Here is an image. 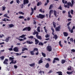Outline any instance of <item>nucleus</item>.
<instances>
[{
  "label": "nucleus",
  "instance_id": "48",
  "mask_svg": "<svg viewBox=\"0 0 75 75\" xmlns=\"http://www.w3.org/2000/svg\"><path fill=\"white\" fill-rule=\"evenodd\" d=\"M70 42H74V39H73V38H71L70 39Z\"/></svg>",
  "mask_w": 75,
  "mask_h": 75
},
{
  "label": "nucleus",
  "instance_id": "51",
  "mask_svg": "<svg viewBox=\"0 0 75 75\" xmlns=\"http://www.w3.org/2000/svg\"><path fill=\"white\" fill-rule=\"evenodd\" d=\"M71 23V22H69L67 24V26H69Z\"/></svg>",
  "mask_w": 75,
  "mask_h": 75
},
{
  "label": "nucleus",
  "instance_id": "3",
  "mask_svg": "<svg viewBox=\"0 0 75 75\" xmlns=\"http://www.w3.org/2000/svg\"><path fill=\"white\" fill-rule=\"evenodd\" d=\"M37 18H41V19H43L45 17V15H42V14H39L38 15L36 16Z\"/></svg>",
  "mask_w": 75,
  "mask_h": 75
},
{
  "label": "nucleus",
  "instance_id": "29",
  "mask_svg": "<svg viewBox=\"0 0 75 75\" xmlns=\"http://www.w3.org/2000/svg\"><path fill=\"white\" fill-rule=\"evenodd\" d=\"M52 7H53V5L52 4L50 5V7L49 8V9L51 10V9H52Z\"/></svg>",
  "mask_w": 75,
  "mask_h": 75
},
{
  "label": "nucleus",
  "instance_id": "9",
  "mask_svg": "<svg viewBox=\"0 0 75 75\" xmlns=\"http://www.w3.org/2000/svg\"><path fill=\"white\" fill-rule=\"evenodd\" d=\"M56 31H60V27L58 26L55 28Z\"/></svg>",
  "mask_w": 75,
  "mask_h": 75
},
{
  "label": "nucleus",
  "instance_id": "45",
  "mask_svg": "<svg viewBox=\"0 0 75 75\" xmlns=\"http://www.w3.org/2000/svg\"><path fill=\"white\" fill-rule=\"evenodd\" d=\"M44 28L45 30V33H47V29H46V28H45V26L44 27Z\"/></svg>",
  "mask_w": 75,
  "mask_h": 75
},
{
  "label": "nucleus",
  "instance_id": "7",
  "mask_svg": "<svg viewBox=\"0 0 75 75\" xmlns=\"http://www.w3.org/2000/svg\"><path fill=\"white\" fill-rule=\"evenodd\" d=\"M29 3L28 0H23V5H25L26 4H28Z\"/></svg>",
  "mask_w": 75,
  "mask_h": 75
},
{
  "label": "nucleus",
  "instance_id": "25",
  "mask_svg": "<svg viewBox=\"0 0 75 75\" xmlns=\"http://www.w3.org/2000/svg\"><path fill=\"white\" fill-rule=\"evenodd\" d=\"M35 48L37 49V50H35V51H37V52H36L35 53V54H36V55H38V54H39V53H38V48Z\"/></svg>",
  "mask_w": 75,
  "mask_h": 75
},
{
  "label": "nucleus",
  "instance_id": "26",
  "mask_svg": "<svg viewBox=\"0 0 75 75\" xmlns=\"http://www.w3.org/2000/svg\"><path fill=\"white\" fill-rule=\"evenodd\" d=\"M53 27L54 28H56V23H55V22H53Z\"/></svg>",
  "mask_w": 75,
  "mask_h": 75
},
{
  "label": "nucleus",
  "instance_id": "28",
  "mask_svg": "<svg viewBox=\"0 0 75 75\" xmlns=\"http://www.w3.org/2000/svg\"><path fill=\"white\" fill-rule=\"evenodd\" d=\"M39 45H41L42 46L44 45V44L41 42H40L38 44Z\"/></svg>",
  "mask_w": 75,
  "mask_h": 75
},
{
  "label": "nucleus",
  "instance_id": "10",
  "mask_svg": "<svg viewBox=\"0 0 75 75\" xmlns=\"http://www.w3.org/2000/svg\"><path fill=\"white\" fill-rule=\"evenodd\" d=\"M13 50L15 52H18V49L17 47H16L13 49Z\"/></svg>",
  "mask_w": 75,
  "mask_h": 75
},
{
  "label": "nucleus",
  "instance_id": "62",
  "mask_svg": "<svg viewBox=\"0 0 75 75\" xmlns=\"http://www.w3.org/2000/svg\"><path fill=\"white\" fill-rule=\"evenodd\" d=\"M14 2V1H11L10 2V4H13V3Z\"/></svg>",
  "mask_w": 75,
  "mask_h": 75
},
{
  "label": "nucleus",
  "instance_id": "39",
  "mask_svg": "<svg viewBox=\"0 0 75 75\" xmlns=\"http://www.w3.org/2000/svg\"><path fill=\"white\" fill-rule=\"evenodd\" d=\"M3 64H5L6 65H8V62L4 61L3 62Z\"/></svg>",
  "mask_w": 75,
  "mask_h": 75
},
{
  "label": "nucleus",
  "instance_id": "34",
  "mask_svg": "<svg viewBox=\"0 0 75 75\" xmlns=\"http://www.w3.org/2000/svg\"><path fill=\"white\" fill-rule=\"evenodd\" d=\"M42 56H43V57H46V54H45L43 52H42Z\"/></svg>",
  "mask_w": 75,
  "mask_h": 75
},
{
  "label": "nucleus",
  "instance_id": "12",
  "mask_svg": "<svg viewBox=\"0 0 75 75\" xmlns=\"http://www.w3.org/2000/svg\"><path fill=\"white\" fill-rule=\"evenodd\" d=\"M75 72V71L74 70V71H72L71 72L70 71H67V74H68V75H71V74H72V73H73L74 72Z\"/></svg>",
  "mask_w": 75,
  "mask_h": 75
},
{
  "label": "nucleus",
  "instance_id": "58",
  "mask_svg": "<svg viewBox=\"0 0 75 75\" xmlns=\"http://www.w3.org/2000/svg\"><path fill=\"white\" fill-rule=\"evenodd\" d=\"M8 50L9 51H13V48H11L8 49Z\"/></svg>",
  "mask_w": 75,
  "mask_h": 75
},
{
  "label": "nucleus",
  "instance_id": "52",
  "mask_svg": "<svg viewBox=\"0 0 75 75\" xmlns=\"http://www.w3.org/2000/svg\"><path fill=\"white\" fill-rule=\"evenodd\" d=\"M5 9H6V7L2 6V10H3V11H4V10H5Z\"/></svg>",
  "mask_w": 75,
  "mask_h": 75
},
{
  "label": "nucleus",
  "instance_id": "61",
  "mask_svg": "<svg viewBox=\"0 0 75 75\" xmlns=\"http://www.w3.org/2000/svg\"><path fill=\"white\" fill-rule=\"evenodd\" d=\"M6 18H4V19H3L2 20V21H6Z\"/></svg>",
  "mask_w": 75,
  "mask_h": 75
},
{
  "label": "nucleus",
  "instance_id": "8",
  "mask_svg": "<svg viewBox=\"0 0 75 75\" xmlns=\"http://www.w3.org/2000/svg\"><path fill=\"white\" fill-rule=\"evenodd\" d=\"M53 10H51L49 12V17L50 18H51V14H52V13H53Z\"/></svg>",
  "mask_w": 75,
  "mask_h": 75
},
{
  "label": "nucleus",
  "instance_id": "56",
  "mask_svg": "<svg viewBox=\"0 0 75 75\" xmlns=\"http://www.w3.org/2000/svg\"><path fill=\"white\" fill-rule=\"evenodd\" d=\"M4 35L3 34L0 35V38H3V37H4Z\"/></svg>",
  "mask_w": 75,
  "mask_h": 75
},
{
  "label": "nucleus",
  "instance_id": "27",
  "mask_svg": "<svg viewBox=\"0 0 75 75\" xmlns=\"http://www.w3.org/2000/svg\"><path fill=\"white\" fill-rule=\"evenodd\" d=\"M29 65L31 67H33L35 66V64L34 63H32L31 64H30Z\"/></svg>",
  "mask_w": 75,
  "mask_h": 75
},
{
  "label": "nucleus",
  "instance_id": "40",
  "mask_svg": "<svg viewBox=\"0 0 75 75\" xmlns=\"http://www.w3.org/2000/svg\"><path fill=\"white\" fill-rule=\"evenodd\" d=\"M16 39L18 40H19L20 41H23V39H20L18 38H16Z\"/></svg>",
  "mask_w": 75,
  "mask_h": 75
},
{
  "label": "nucleus",
  "instance_id": "16",
  "mask_svg": "<svg viewBox=\"0 0 75 75\" xmlns=\"http://www.w3.org/2000/svg\"><path fill=\"white\" fill-rule=\"evenodd\" d=\"M14 58L13 57H10L9 58V61H13L14 62Z\"/></svg>",
  "mask_w": 75,
  "mask_h": 75
},
{
  "label": "nucleus",
  "instance_id": "17",
  "mask_svg": "<svg viewBox=\"0 0 75 75\" xmlns=\"http://www.w3.org/2000/svg\"><path fill=\"white\" fill-rule=\"evenodd\" d=\"M16 63H17V61L16 60H15L14 61H14H11V62H10V64H16Z\"/></svg>",
  "mask_w": 75,
  "mask_h": 75
},
{
  "label": "nucleus",
  "instance_id": "5",
  "mask_svg": "<svg viewBox=\"0 0 75 75\" xmlns=\"http://www.w3.org/2000/svg\"><path fill=\"white\" fill-rule=\"evenodd\" d=\"M47 51H49V52H51L52 51V47L51 46H48L47 47Z\"/></svg>",
  "mask_w": 75,
  "mask_h": 75
},
{
  "label": "nucleus",
  "instance_id": "6",
  "mask_svg": "<svg viewBox=\"0 0 75 75\" xmlns=\"http://www.w3.org/2000/svg\"><path fill=\"white\" fill-rule=\"evenodd\" d=\"M37 50V49L34 48L33 51H30V53L32 55H34V52H35V51Z\"/></svg>",
  "mask_w": 75,
  "mask_h": 75
},
{
  "label": "nucleus",
  "instance_id": "2",
  "mask_svg": "<svg viewBox=\"0 0 75 75\" xmlns=\"http://www.w3.org/2000/svg\"><path fill=\"white\" fill-rule=\"evenodd\" d=\"M71 2H68L67 3V5L68 6V8H69V6L72 7L73 6H74V0H71Z\"/></svg>",
  "mask_w": 75,
  "mask_h": 75
},
{
  "label": "nucleus",
  "instance_id": "43",
  "mask_svg": "<svg viewBox=\"0 0 75 75\" xmlns=\"http://www.w3.org/2000/svg\"><path fill=\"white\" fill-rule=\"evenodd\" d=\"M54 59L55 60H56V61H59V58H54Z\"/></svg>",
  "mask_w": 75,
  "mask_h": 75
},
{
  "label": "nucleus",
  "instance_id": "30",
  "mask_svg": "<svg viewBox=\"0 0 75 75\" xmlns=\"http://www.w3.org/2000/svg\"><path fill=\"white\" fill-rule=\"evenodd\" d=\"M65 62V60L64 59L62 60L61 63L62 64H64Z\"/></svg>",
  "mask_w": 75,
  "mask_h": 75
},
{
  "label": "nucleus",
  "instance_id": "55",
  "mask_svg": "<svg viewBox=\"0 0 75 75\" xmlns=\"http://www.w3.org/2000/svg\"><path fill=\"white\" fill-rule=\"evenodd\" d=\"M71 20H72V19H71V18H69L67 19V21L68 22L71 21Z\"/></svg>",
  "mask_w": 75,
  "mask_h": 75
},
{
  "label": "nucleus",
  "instance_id": "36",
  "mask_svg": "<svg viewBox=\"0 0 75 75\" xmlns=\"http://www.w3.org/2000/svg\"><path fill=\"white\" fill-rule=\"evenodd\" d=\"M61 41L60 40L59 42V45H60V47H62V45L61 44Z\"/></svg>",
  "mask_w": 75,
  "mask_h": 75
},
{
  "label": "nucleus",
  "instance_id": "14",
  "mask_svg": "<svg viewBox=\"0 0 75 75\" xmlns=\"http://www.w3.org/2000/svg\"><path fill=\"white\" fill-rule=\"evenodd\" d=\"M63 34L65 36V37H67L69 35V34H68V33H67V32H64L63 33Z\"/></svg>",
  "mask_w": 75,
  "mask_h": 75
},
{
  "label": "nucleus",
  "instance_id": "49",
  "mask_svg": "<svg viewBox=\"0 0 75 75\" xmlns=\"http://www.w3.org/2000/svg\"><path fill=\"white\" fill-rule=\"evenodd\" d=\"M0 58L2 60H3L4 58V56H2L0 57Z\"/></svg>",
  "mask_w": 75,
  "mask_h": 75
},
{
  "label": "nucleus",
  "instance_id": "18",
  "mask_svg": "<svg viewBox=\"0 0 75 75\" xmlns=\"http://www.w3.org/2000/svg\"><path fill=\"white\" fill-rule=\"evenodd\" d=\"M42 59H41L38 62V63L39 64H41V63H42L43 62V61H42Z\"/></svg>",
  "mask_w": 75,
  "mask_h": 75
},
{
  "label": "nucleus",
  "instance_id": "15",
  "mask_svg": "<svg viewBox=\"0 0 75 75\" xmlns=\"http://www.w3.org/2000/svg\"><path fill=\"white\" fill-rule=\"evenodd\" d=\"M26 43L27 44H32L33 43V42L32 41L30 42L28 40H27L26 41Z\"/></svg>",
  "mask_w": 75,
  "mask_h": 75
},
{
  "label": "nucleus",
  "instance_id": "63",
  "mask_svg": "<svg viewBox=\"0 0 75 75\" xmlns=\"http://www.w3.org/2000/svg\"><path fill=\"white\" fill-rule=\"evenodd\" d=\"M68 5H65L64 4V7H65V8H67H67H68Z\"/></svg>",
  "mask_w": 75,
  "mask_h": 75
},
{
  "label": "nucleus",
  "instance_id": "50",
  "mask_svg": "<svg viewBox=\"0 0 75 75\" xmlns=\"http://www.w3.org/2000/svg\"><path fill=\"white\" fill-rule=\"evenodd\" d=\"M70 13L72 14H74V11L73 10H71L70 11Z\"/></svg>",
  "mask_w": 75,
  "mask_h": 75
},
{
  "label": "nucleus",
  "instance_id": "32",
  "mask_svg": "<svg viewBox=\"0 0 75 75\" xmlns=\"http://www.w3.org/2000/svg\"><path fill=\"white\" fill-rule=\"evenodd\" d=\"M40 26H38L37 28V30L39 33L40 32Z\"/></svg>",
  "mask_w": 75,
  "mask_h": 75
},
{
  "label": "nucleus",
  "instance_id": "59",
  "mask_svg": "<svg viewBox=\"0 0 75 75\" xmlns=\"http://www.w3.org/2000/svg\"><path fill=\"white\" fill-rule=\"evenodd\" d=\"M14 68H15V69H17V66L16 65H14Z\"/></svg>",
  "mask_w": 75,
  "mask_h": 75
},
{
  "label": "nucleus",
  "instance_id": "4",
  "mask_svg": "<svg viewBox=\"0 0 75 75\" xmlns=\"http://www.w3.org/2000/svg\"><path fill=\"white\" fill-rule=\"evenodd\" d=\"M27 30H28V31H30L31 30V27H25L23 29L22 31H27Z\"/></svg>",
  "mask_w": 75,
  "mask_h": 75
},
{
  "label": "nucleus",
  "instance_id": "42",
  "mask_svg": "<svg viewBox=\"0 0 75 75\" xmlns=\"http://www.w3.org/2000/svg\"><path fill=\"white\" fill-rule=\"evenodd\" d=\"M50 35L48 34H46V35H45V37L46 38H48V37H50Z\"/></svg>",
  "mask_w": 75,
  "mask_h": 75
},
{
  "label": "nucleus",
  "instance_id": "21",
  "mask_svg": "<svg viewBox=\"0 0 75 75\" xmlns=\"http://www.w3.org/2000/svg\"><path fill=\"white\" fill-rule=\"evenodd\" d=\"M58 36L57 35H54V36L53 37V38H55V40H57V39L58 38Z\"/></svg>",
  "mask_w": 75,
  "mask_h": 75
},
{
  "label": "nucleus",
  "instance_id": "35",
  "mask_svg": "<svg viewBox=\"0 0 75 75\" xmlns=\"http://www.w3.org/2000/svg\"><path fill=\"white\" fill-rule=\"evenodd\" d=\"M45 60H47V61H48L49 62H50V61H51V59L50 58H48L47 59L45 58Z\"/></svg>",
  "mask_w": 75,
  "mask_h": 75
},
{
  "label": "nucleus",
  "instance_id": "47",
  "mask_svg": "<svg viewBox=\"0 0 75 75\" xmlns=\"http://www.w3.org/2000/svg\"><path fill=\"white\" fill-rule=\"evenodd\" d=\"M69 68L68 67V71H69V70L71 71V70H72V69H71V66H69Z\"/></svg>",
  "mask_w": 75,
  "mask_h": 75
},
{
  "label": "nucleus",
  "instance_id": "24",
  "mask_svg": "<svg viewBox=\"0 0 75 75\" xmlns=\"http://www.w3.org/2000/svg\"><path fill=\"white\" fill-rule=\"evenodd\" d=\"M51 30H52V35H54V29H53V28H51Z\"/></svg>",
  "mask_w": 75,
  "mask_h": 75
},
{
  "label": "nucleus",
  "instance_id": "60",
  "mask_svg": "<svg viewBox=\"0 0 75 75\" xmlns=\"http://www.w3.org/2000/svg\"><path fill=\"white\" fill-rule=\"evenodd\" d=\"M71 51H72V52H75V50L74 49H72L71 50Z\"/></svg>",
  "mask_w": 75,
  "mask_h": 75
},
{
  "label": "nucleus",
  "instance_id": "38",
  "mask_svg": "<svg viewBox=\"0 0 75 75\" xmlns=\"http://www.w3.org/2000/svg\"><path fill=\"white\" fill-rule=\"evenodd\" d=\"M19 14H22V15H24V13L22 12L19 11L18 12Z\"/></svg>",
  "mask_w": 75,
  "mask_h": 75
},
{
  "label": "nucleus",
  "instance_id": "33",
  "mask_svg": "<svg viewBox=\"0 0 75 75\" xmlns=\"http://www.w3.org/2000/svg\"><path fill=\"white\" fill-rule=\"evenodd\" d=\"M18 18L20 19H24V17H23V16H20Z\"/></svg>",
  "mask_w": 75,
  "mask_h": 75
},
{
  "label": "nucleus",
  "instance_id": "1",
  "mask_svg": "<svg viewBox=\"0 0 75 75\" xmlns=\"http://www.w3.org/2000/svg\"><path fill=\"white\" fill-rule=\"evenodd\" d=\"M33 35H35V34H36V37L38 39H39L40 40H42V37H41V36L40 35H38V34H39V33L38 31H36V30H34V32L33 33Z\"/></svg>",
  "mask_w": 75,
  "mask_h": 75
},
{
  "label": "nucleus",
  "instance_id": "13",
  "mask_svg": "<svg viewBox=\"0 0 75 75\" xmlns=\"http://www.w3.org/2000/svg\"><path fill=\"white\" fill-rule=\"evenodd\" d=\"M9 38H11V37H8V38H6V40H5V41H6L7 42H8L9 40H10V39H9Z\"/></svg>",
  "mask_w": 75,
  "mask_h": 75
},
{
  "label": "nucleus",
  "instance_id": "11",
  "mask_svg": "<svg viewBox=\"0 0 75 75\" xmlns=\"http://www.w3.org/2000/svg\"><path fill=\"white\" fill-rule=\"evenodd\" d=\"M35 40V44H36V45H37L39 43V40H38L37 39H36L35 38H34Z\"/></svg>",
  "mask_w": 75,
  "mask_h": 75
},
{
  "label": "nucleus",
  "instance_id": "31",
  "mask_svg": "<svg viewBox=\"0 0 75 75\" xmlns=\"http://www.w3.org/2000/svg\"><path fill=\"white\" fill-rule=\"evenodd\" d=\"M25 37V35H22L21 36H20L19 38H23L24 37Z\"/></svg>",
  "mask_w": 75,
  "mask_h": 75
},
{
  "label": "nucleus",
  "instance_id": "41",
  "mask_svg": "<svg viewBox=\"0 0 75 75\" xmlns=\"http://www.w3.org/2000/svg\"><path fill=\"white\" fill-rule=\"evenodd\" d=\"M58 10H62V7H61V5H60L59 8H58Z\"/></svg>",
  "mask_w": 75,
  "mask_h": 75
},
{
  "label": "nucleus",
  "instance_id": "54",
  "mask_svg": "<svg viewBox=\"0 0 75 75\" xmlns=\"http://www.w3.org/2000/svg\"><path fill=\"white\" fill-rule=\"evenodd\" d=\"M7 13L4 14V17H7Z\"/></svg>",
  "mask_w": 75,
  "mask_h": 75
},
{
  "label": "nucleus",
  "instance_id": "57",
  "mask_svg": "<svg viewBox=\"0 0 75 75\" xmlns=\"http://www.w3.org/2000/svg\"><path fill=\"white\" fill-rule=\"evenodd\" d=\"M70 33H74V30H73V29H71L70 30Z\"/></svg>",
  "mask_w": 75,
  "mask_h": 75
},
{
  "label": "nucleus",
  "instance_id": "37",
  "mask_svg": "<svg viewBox=\"0 0 75 75\" xmlns=\"http://www.w3.org/2000/svg\"><path fill=\"white\" fill-rule=\"evenodd\" d=\"M42 4V3H41V2H38V3L37 4V6H40V5H41V4Z\"/></svg>",
  "mask_w": 75,
  "mask_h": 75
},
{
  "label": "nucleus",
  "instance_id": "46",
  "mask_svg": "<svg viewBox=\"0 0 75 75\" xmlns=\"http://www.w3.org/2000/svg\"><path fill=\"white\" fill-rule=\"evenodd\" d=\"M29 38H30V39H33L34 38V37L33 36H30V37H28Z\"/></svg>",
  "mask_w": 75,
  "mask_h": 75
},
{
  "label": "nucleus",
  "instance_id": "23",
  "mask_svg": "<svg viewBox=\"0 0 75 75\" xmlns=\"http://www.w3.org/2000/svg\"><path fill=\"white\" fill-rule=\"evenodd\" d=\"M56 73L57 74H58L59 75H62V72L61 71H58Z\"/></svg>",
  "mask_w": 75,
  "mask_h": 75
},
{
  "label": "nucleus",
  "instance_id": "64",
  "mask_svg": "<svg viewBox=\"0 0 75 75\" xmlns=\"http://www.w3.org/2000/svg\"><path fill=\"white\" fill-rule=\"evenodd\" d=\"M50 40V38H48L45 39V40L46 41H48Z\"/></svg>",
  "mask_w": 75,
  "mask_h": 75
},
{
  "label": "nucleus",
  "instance_id": "44",
  "mask_svg": "<svg viewBox=\"0 0 75 75\" xmlns=\"http://www.w3.org/2000/svg\"><path fill=\"white\" fill-rule=\"evenodd\" d=\"M16 1L17 3L18 4H19V3H21V2H20L19 0H16Z\"/></svg>",
  "mask_w": 75,
  "mask_h": 75
},
{
  "label": "nucleus",
  "instance_id": "22",
  "mask_svg": "<svg viewBox=\"0 0 75 75\" xmlns=\"http://www.w3.org/2000/svg\"><path fill=\"white\" fill-rule=\"evenodd\" d=\"M9 28H12V27H14V25L12 24L9 25Z\"/></svg>",
  "mask_w": 75,
  "mask_h": 75
},
{
  "label": "nucleus",
  "instance_id": "53",
  "mask_svg": "<svg viewBox=\"0 0 75 75\" xmlns=\"http://www.w3.org/2000/svg\"><path fill=\"white\" fill-rule=\"evenodd\" d=\"M68 17L69 18H72V16L71 15V14L68 15Z\"/></svg>",
  "mask_w": 75,
  "mask_h": 75
},
{
  "label": "nucleus",
  "instance_id": "19",
  "mask_svg": "<svg viewBox=\"0 0 75 75\" xmlns=\"http://www.w3.org/2000/svg\"><path fill=\"white\" fill-rule=\"evenodd\" d=\"M45 67L46 68H48L50 67V65L48 63H47L45 66Z\"/></svg>",
  "mask_w": 75,
  "mask_h": 75
},
{
  "label": "nucleus",
  "instance_id": "20",
  "mask_svg": "<svg viewBox=\"0 0 75 75\" xmlns=\"http://www.w3.org/2000/svg\"><path fill=\"white\" fill-rule=\"evenodd\" d=\"M57 11H55V10H54V16H55V17H57Z\"/></svg>",
  "mask_w": 75,
  "mask_h": 75
}]
</instances>
